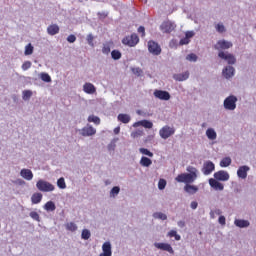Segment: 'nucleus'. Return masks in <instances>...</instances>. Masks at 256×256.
<instances>
[{
	"label": "nucleus",
	"mask_w": 256,
	"mask_h": 256,
	"mask_svg": "<svg viewBox=\"0 0 256 256\" xmlns=\"http://www.w3.org/2000/svg\"><path fill=\"white\" fill-rule=\"evenodd\" d=\"M225 216H220L219 217V219H218V223L220 224V225H225Z\"/></svg>",
	"instance_id": "obj_57"
},
{
	"label": "nucleus",
	"mask_w": 256,
	"mask_h": 256,
	"mask_svg": "<svg viewBox=\"0 0 256 256\" xmlns=\"http://www.w3.org/2000/svg\"><path fill=\"white\" fill-rule=\"evenodd\" d=\"M139 125L145 127V129H153V122L149 120H141L139 122H136L133 124V127H139Z\"/></svg>",
	"instance_id": "obj_20"
},
{
	"label": "nucleus",
	"mask_w": 256,
	"mask_h": 256,
	"mask_svg": "<svg viewBox=\"0 0 256 256\" xmlns=\"http://www.w3.org/2000/svg\"><path fill=\"white\" fill-rule=\"evenodd\" d=\"M140 153H142V155H147L148 157H153V153L146 148H140Z\"/></svg>",
	"instance_id": "obj_47"
},
{
	"label": "nucleus",
	"mask_w": 256,
	"mask_h": 256,
	"mask_svg": "<svg viewBox=\"0 0 256 256\" xmlns=\"http://www.w3.org/2000/svg\"><path fill=\"white\" fill-rule=\"evenodd\" d=\"M249 166H240L237 170L239 179H247V172L250 170Z\"/></svg>",
	"instance_id": "obj_17"
},
{
	"label": "nucleus",
	"mask_w": 256,
	"mask_h": 256,
	"mask_svg": "<svg viewBox=\"0 0 256 256\" xmlns=\"http://www.w3.org/2000/svg\"><path fill=\"white\" fill-rule=\"evenodd\" d=\"M47 33L48 35H52V36L57 35V33H59V26L57 24H52L48 26Z\"/></svg>",
	"instance_id": "obj_24"
},
{
	"label": "nucleus",
	"mask_w": 256,
	"mask_h": 256,
	"mask_svg": "<svg viewBox=\"0 0 256 256\" xmlns=\"http://www.w3.org/2000/svg\"><path fill=\"white\" fill-rule=\"evenodd\" d=\"M44 209L45 211H55L57 209V206H55V202L53 201H48L45 205H44Z\"/></svg>",
	"instance_id": "obj_31"
},
{
	"label": "nucleus",
	"mask_w": 256,
	"mask_h": 256,
	"mask_svg": "<svg viewBox=\"0 0 256 256\" xmlns=\"http://www.w3.org/2000/svg\"><path fill=\"white\" fill-rule=\"evenodd\" d=\"M174 79L175 81H187V79H189V71H186L182 74H175Z\"/></svg>",
	"instance_id": "obj_26"
},
{
	"label": "nucleus",
	"mask_w": 256,
	"mask_h": 256,
	"mask_svg": "<svg viewBox=\"0 0 256 256\" xmlns=\"http://www.w3.org/2000/svg\"><path fill=\"white\" fill-rule=\"evenodd\" d=\"M120 191H121V188H119V186H115V187L112 188L111 194L112 195H119Z\"/></svg>",
	"instance_id": "obj_53"
},
{
	"label": "nucleus",
	"mask_w": 256,
	"mask_h": 256,
	"mask_svg": "<svg viewBox=\"0 0 256 256\" xmlns=\"http://www.w3.org/2000/svg\"><path fill=\"white\" fill-rule=\"evenodd\" d=\"M237 97L235 96H229L224 100V107L228 111H235L237 109Z\"/></svg>",
	"instance_id": "obj_3"
},
{
	"label": "nucleus",
	"mask_w": 256,
	"mask_h": 256,
	"mask_svg": "<svg viewBox=\"0 0 256 256\" xmlns=\"http://www.w3.org/2000/svg\"><path fill=\"white\" fill-rule=\"evenodd\" d=\"M209 185L212 189H215V191H223V189H225V186L215 178L209 179Z\"/></svg>",
	"instance_id": "obj_13"
},
{
	"label": "nucleus",
	"mask_w": 256,
	"mask_h": 256,
	"mask_svg": "<svg viewBox=\"0 0 256 256\" xmlns=\"http://www.w3.org/2000/svg\"><path fill=\"white\" fill-rule=\"evenodd\" d=\"M231 165V158L225 157L220 161V167H229Z\"/></svg>",
	"instance_id": "obj_34"
},
{
	"label": "nucleus",
	"mask_w": 256,
	"mask_h": 256,
	"mask_svg": "<svg viewBox=\"0 0 256 256\" xmlns=\"http://www.w3.org/2000/svg\"><path fill=\"white\" fill-rule=\"evenodd\" d=\"M213 213H215L216 215H221V210L217 209L214 212H210V215L213 216ZM212 218H214V216Z\"/></svg>",
	"instance_id": "obj_60"
},
{
	"label": "nucleus",
	"mask_w": 256,
	"mask_h": 256,
	"mask_svg": "<svg viewBox=\"0 0 256 256\" xmlns=\"http://www.w3.org/2000/svg\"><path fill=\"white\" fill-rule=\"evenodd\" d=\"M206 136L208 139H210V141H215V139H217V132H215V129L213 128H208L206 130Z\"/></svg>",
	"instance_id": "obj_27"
},
{
	"label": "nucleus",
	"mask_w": 256,
	"mask_h": 256,
	"mask_svg": "<svg viewBox=\"0 0 256 256\" xmlns=\"http://www.w3.org/2000/svg\"><path fill=\"white\" fill-rule=\"evenodd\" d=\"M31 61H25L23 64H22V70L23 71H27L28 69H31Z\"/></svg>",
	"instance_id": "obj_50"
},
{
	"label": "nucleus",
	"mask_w": 256,
	"mask_h": 256,
	"mask_svg": "<svg viewBox=\"0 0 256 256\" xmlns=\"http://www.w3.org/2000/svg\"><path fill=\"white\" fill-rule=\"evenodd\" d=\"M138 33L141 34V37H145V27L144 26H140L138 28Z\"/></svg>",
	"instance_id": "obj_55"
},
{
	"label": "nucleus",
	"mask_w": 256,
	"mask_h": 256,
	"mask_svg": "<svg viewBox=\"0 0 256 256\" xmlns=\"http://www.w3.org/2000/svg\"><path fill=\"white\" fill-rule=\"evenodd\" d=\"M215 28L218 33H225V26L223 24L219 23L215 26Z\"/></svg>",
	"instance_id": "obj_49"
},
{
	"label": "nucleus",
	"mask_w": 256,
	"mask_h": 256,
	"mask_svg": "<svg viewBox=\"0 0 256 256\" xmlns=\"http://www.w3.org/2000/svg\"><path fill=\"white\" fill-rule=\"evenodd\" d=\"M102 253L99 254V256H111L113 255V252L111 251V242H105L102 245Z\"/></svg>",
	"instance_id": "obj_16"
},
{
	"label": "nucleus",
	"mask_w": 256,
	"mask_h": 256,
	"mask_svg": "<svg viewBox=\"0 0 256 256\" xmlns=\"http://www.w3.org/2000/svg\"><path fill=\"white\" fill-rule=\"evenodd\" d=\"M186 171H188V175H191L195 180H197V173H199V170L193 166H188L186 168Z\"/></svg>",
	"instance_id": "obj_28"
},
{
	"label": "nucleus",
	"mask_w": 256,
	"mask_h": 256,
	"mask_svg": "<svg viewBox=\"0 0 256 256\" xmlns=\"http://www.w3.org/2000/svg\"><path fill=\"white\" fill-rule=\"evenodd\" d=\"M148 51L152 55H161V46L159 45V43L150 40L148 41Z\"/></svg>",
	"instance_id": "obj_5"
},
{
	"label": "nucleus",
	"mask_w": 256,
	"mask_h": 256,
	"mask_svg": "<svg viewBox=\"0 0 256 256\" xmlns=\"http://www.w3.org/2000/svg\"><path fill=\"white\" fill-rule=\"evenodd\" d=\"M184 191L189 195H195V193L199 191V187H197L196 185L186 184L184 186Z\"/></svg>",
	"instance_id": "obj_21"
},
{
	"label": "nucleus",
	"mask_w": 256,
	"mask_h": 256,
	"mask_svg": "<svg viewBox=\"0 0 256 256\" xmlns=\"http://www.w3.org/2000/svg\"><path fill=\"white\" fill-rule=\"evenodd\" d=\"M20 175L23 179H26V181H31V179H33V172L29 169H22Z\"/></svg>",
	"instance_id": "obj_22"
},
{
	"label": "nucleus",
	"mask_w": 256,
	"mask_h": 256,
	"mask_svg": "<svg viewBox=\"0 0 256 256\" xmlns=\"http://www.w3.org/2000/svg\"><path fill=\"white\" fill-rule=\"evenodd\" d=\"M198 206H199V204L196 201H193L190 204L191 209H197Z\"/></svg>",
	"instance_id": "obj_58"
},
{
	"label": "nucleus",
	"mask_w": 256,
	"mask_h": 256,
	"mask_svg": "<svg viewBox=\"0 0 256 256\" xmlns=\"http://www.w3.org/2000/svg\"><path fill=\"white\" fill-rule=\"evenodd\" d=\"M132 73L137 75V77H141L143 75V70L141 68H132Z\"/></svg>",
	"instance_id": "obj_46"
},
{
	"label": "nucleus",
	"mask_w": 256,
	"mask_h": 256,
	"mask_svg": "<svg viewBox=\"0 0 256 256\" xmlns=\"http://www.w3.org/2000/svg\"><path fill=\"white\" fill-rule=\"evenodd\" d=\"M167 186V181H165V179H160L158 182V188L160 190L165 189V187Z\"/></svg>",
	"instance_id": "obj_48"
},
{
	"label": "nucleus",
	"mask_w": 256,
	"mask_h": 256,
	"mask_svg": "<svg viewBox=\"0 0 256 256\" xmlns=\"http://www.w3.org/2000/svg\"><path fill=\"white\" fill-rule=\"evenodd\" d=\"M40 77L45 83H51V76L49 74L41 73Z\"/></svg>",
	"instance_id": "obj_42"
},
{
	"label": "nucleus",
	"mask_w": 256,
	"mask_h": 256,
	"mask_svg": "<svg viewBox=\"0 0 256 256\" xmlns=\"http://www.w3.org/2000/svg\"><path fill=\"white\" fill-rule=\"evenodd\" d=\"M87 41H88V45H91V47H93V35H88L87 36Z\"/></svg>",
	"instance_id": "obj_56"
},
{
	"label": "nucleus",
	"mask_w": 256,
	"mask_h": 256,
	"mask_svg": "<svg viewBox=\"0 0 256 256\" xmlns=\"http://www.w3.org/2000/svg\"><path fill=\"white\" fill-rule=\"evenodd\" d=\"M67 41H68V43H75V41H77V37L75 35L71 34L67 37Z\"/></svg>",
	"instance_id": "obj_52"
},
{
	"label": "nucleus",
	"mask_w": 256,
	"mask_h": 256,
	"mask_svg": "<svg viewBox=\"0 0 256 256\" xmlns=\"http://www.w3.org/2000/svg\"><path fill=\"white\" fill-rule=\"evenodd\" d=\"M213 171H215V164L211 161H206L203 165L202 173H204V175H211Z\"/></svg>",
	"instance_id": "obj_11"
},
{
	"label": "nucleus",
	"mask_w": 256,
	"mask_h": 256,
	"mask_svg": "<svg viewBox=\"0 0 256 256\" xmlns=\"http://www.w3.org/2000/svg\"><path fill=\"white\" fill-rule=\"evenodd\" d=\"M222 74L226 79H231L235 75V68L233 66H227L223 69Z\"/></svg>",
	"instance_id": "obj_18"
},
{
	"label": "nucleus",
	"mask_w": 256,
	"mask_h": 256,
	"mask_svg": "<svg viewBox=\"0 0 256 256\" xmlns=\"http://www.w3.org/2000/svg\"><path fill=\"white\" fill-rule=\"evenodd\" d=\"M159 135L162 139H169L171 135H175V128L170 126H164L160 129Z\"/></svg>",
	"instance_id": "obj_6"
},
{
	"label": "nucleus",
	"mask_w": 256,
	"mask_h": 256,
	"mask_svg": "<svg viewBox=\"0 0 256 256\" xmlns=\"http://www.w3.org/2000/svg\"><path fill=\"white\" fill-rule=\"evenodd\" d=\"M30 217L34 221H38V223L41 221V217L39 216V213H37L36 211L30 212Z\"/></svg>",
	"instance_id": "obj_40"
},
{
	"label": "nucleus",
	"mask_w": 256,
	"mask_h": 256,
	"mask_svg": "<svg viewBox=\"0 0 256 256\" xmlns=\"http://www.w3.org/2000/svg\"><path fill=\"white\" fill-rule=\"evenodd\" d=\"M88 122L89 123H94L95 125H100L101 124V119L98 116L90 115L88 117Z\"/></svg>",
	"instance_id": "obj_32"
},
{
	"label": "nucleus",
	"mask_w": 256,
	"mask_h": 256,
	"mask_svg": "<svg viewBox=\"0 0 256 256\" xmlns=\"http://www.w3.org/2000/svg\"><path fill=\"white\" fill-rule=\"evenodd\" d=\"M118 121H120V123L127 124L131 121V116H129V114H119Z\"/></svg>",
	"instance_id": "obj_29"
},
{
	"label": "nucleus",
	"mask_w": 256,
	"mask_h": 256,
	"mask_svg": "<svg viewBox=\"0 0 256 256\" xmlns=\"http://www.w3.org/2000/svg\"><path fill=\"white\" fill-rule=\"evenodd\" d=\"M83 91H84V93H87L88 95H93L94 93L97 92V88H95V85H93L89 82H86L83 85Z\"/></svg>",
	"instance_id": "obj_15"
},
{
	"label": "nucleus",
	"mask_w": 256,
	"mask_h": 256,
	"mask_svg": "<svg viewBox=\"0 0 256 256\" xmlns=\"http://www.w3.org/2000/svg\"><path fill=\"white\" fill-rule=\"evenodd\" d=\"M33 45H31V43L27 44L25 46V51H24V55H33Z\"/></svg>",
	"instance_id": "obj_36"
},
{
	"label": "nucleus",
	"mask_w": 256,
	"mask_h": 256,
	"mask_svg": "<svg viewBox=\"0 0 256 256\" xmlns=\"http://www.w3.org/2000/svg\"><path fill=\"white\" fill-rule=\"evenodd\" d=\"M191 40H189V38H186V36L184 38H182L180 40V45H189Z\"/></svg>",
	"instance_id": "obj_54"
},
{
	"label": "nucleus",
	"mask_w": 256,
	"mask_h": 256,
	"mask_svg": "<svg viewBox=\"0 0 256 256\" xmlns=\"http://www.w3.org/2000/svg\"><path fill=\"white\" fill-rule=\"evenodd\" d=\"M32 95H33V92H31V90L23 91V99H24V101H27L28 99H31Z\"/></svg>",
	"instance_id": "obj_43"
},
{
	"label": "nucleus",
	"mask_w": 256,
	"mask_h": 256,
	"mask_svg": "<svg viewBox=\"0 0 256 256\" xmlns=\"http://www.w3.org/2000/svg\"><path fill=\"white\" fill-rule=\"evenodd\" d=\"M36 187L38 191H42L43 193H49L51 191H55V186H53V184L45 180H38V182L36 183Z\"/></svg>",
	"instance_id": "obj_1"
},
{
	"label": "nucleus",
	"mask_w": 256,
	"mask_h": 256,
	"mask_svg": "<svg viewBox=\"0 0 256 256\" xmlns=\"http://www.w3.org/2000/svg\"><path fill=\"white\" fill-rule=\"evenodd\" d=\"M178 226H179V227H185V223H184L183 221H179V222H178Z\"/></svg>",
	"instance_id": "obj_62"
},
{
	"label": "nucleus",
	"mask_w": 256,
	"mask_h": 256,
	"mask_svg": "<svg viewBox=\"0 0 256 256\" xmlns=\"http://www.w3.org/2000/svg\"><path fill=\"white\" fill-rule=\"evenodd\" d=\"M139 43V36L136 33L128 35L122 39V44L128 47H135Z\"/></svg>",
	"instance_id": "obj_2"
},
{
	"label": "nucleus",
	"mask_w": 256,
	"mask_h": 256,
	"mask_svg": "<svg viewBox=\"0 0 256 256\" xmlns=\"http://www.w3.org/2000/svg\"><path fill=\"white\" fill-rule=\"evenodd\" d=\"M57 185L59 189H67V184L65 183V178L61 177L57 180Z\"/></svg>",
	"instance_id": "obj_35"
},
{
	"label": "nucleus",
	"mask_w": 256,
	"mask_h": 256,
	"mask_svg": "<svg viewBox=\"0 0 256 256\" xmlns=\"http://www.w3.org/2000/svg\"><path fill=\"white\" fill-rule=\"evenodd\" d=\"M67 231H77V224L73 222H69L66 224Z\"/></svg>",
	"instance_id": "obj_38"
},
{
	"label": "nucleus",
	"mask_w": 256,
	"mask_h": 256,
	"mask_svg": "<svg viewBox=\"0 0 256 256\" xmlns=\"http://www.w3.org/2000/svg\"><path fill=\"white\" fill-rule=\"evenodd\" d=\"M175 27V23H173L170 20H167L161 24L160 29L162 33H172V31H175Z\"/></svg>",
	"instance_id": "obj_7"
},
{
	"label": "nucleus",
	"mask_w": 256,
	"mask_h": 256,
	"mask_svg": "<svg viewBox=\"0 0 256 256\" xmlns=\"http://www.w3.org/2000/svg\"><path fill=\"white\" fill-rule=\"evenodd\" d=\"M111 57H112V59H114V61H119V59H121L122 55L119 50H113L111 52Z\"/></svg>",
	"instance_id": "obj_33"
},
{
	"label": "nucleus",
	"mask_w": 256,
	"mask_h": 256,
	"mask_svg": "<svg viewBox=\"0 0 256 256\" xmlns=\"http://www.w3.org/2000/svg\"><path fill=\"white\" fill-rule=\"evenodd\" d=\"M153 161H151V159H149L148 157L143 156L140 160V165H142V167H150V165H152Z\"/></svg>",
	"instance_id": "obj_30"
},
{
	"label": "nucleus",
	"mask_w": 256,
	"mask_h": 256,
	"mask_svg": "<svg viewBox=\"0 0 256 256\" xmlns=\"http://www.w3.org/2000/svg\"><path fill=\"white\" fill-rule=\"evenodd\" d=\"M102 53H104V55H109V53H111V46H109V44H104Z\"/></svg>",
	"instance_id": "obj_44"
},
{
	"label": "nucleus",
	"mask_w": 256,
	"mask_h": 256,
	"mask_svg": "<svg viewBox=\"0 0 256 256\" xmlns=\"http://www.w3.org/2000/svg\"><path fill=\"white\" fill-rule=\"evenodd\" d=\"M157 249H161L162 251H168V253H174L173 247L168 243H155L154 244Z\"/></svg>",
	"instance_id": "obj_19"
},
{
	"label": "nucleus",
	"mask_w": 256,
	"mask_h": 256,
	"mask_svg": "<svg viewBox=\"0 0 256 256\" xmlns=\"http://www.w3.org/2000/svg\"><path fill=\"white\" fill-rule=\"evenodd\" d=\"M193 35H195V33L188 31V32H186L185 37L188 39H191V37H193Z\"/></svg>",
	"instance_id": "obj_59"
},
{
	"label": "nucleus",
	"mask_w": 256,
	"mask_h": 256,
	"mask_svg": "<svg viewBox=\"0 0 256 256\" xmlns=\"http://www.w3.org/2000/svg\"><path fill=\"white\" fill-rule=\"evenodd\" d=\"M119 131H121V128H119V127H117V128L114 129V133H115L116 135L119 134Z\"/></svg>",
	"instance_id": "obj_61"
},
{
	"label": "nucleus",
	"mask_w": 256,
	"mask_h": 256,
	"mask_svg": "<svg viewBox=\"0 0 256 256\" xmlns=\"http://www.w3.org/2000/svg\"><path fill=\"white\" fill-rule=\"evenodd\" d=\"M186 59H187V61H197V55L196 54H193V53H191V54H188L187 56H186Z\"/></svg>",
	"instance_id": "obj_51"
},
{
	"label": "nucleus",
	"mask_w": 256,
	"mask_h": 256,
	"mask_svg": "<svg viewBox=\"0 0 256 256\" xmlns=\"http://www.w3.org/2000/svg\"><path fill=\"white\" fill-rule=\"evenodd\" d=\"M168 237H174L176 241H181V236L175 230L168 232Z\"/></svg>",
	"instance_id": "obj_39"
},
{
	"label": "nucleus",
	"mask_w": 256,
	"mask_h": 256,
	"mask_svg": "<svg viewBox=\"0 0 256 256\" xmlns=\"http://www.w3.org/2000/svg\"><path fill=\"white\" fill-rule=\"evenodd\" d=\"M231 47H233V43H231L227 40H220L214 46V48L217 49V51H221V49L222 50L231 49Z\"/></svg>",
	"instance_id": "obj_10"
},
{
	"label": "nucleus",
	"mask_w": 256,
	"mask_h": 256,
	"mask_svg": "<svg viewBox=\"0 0 256 256\" xmlns=\"http://www.w3.org/2000/svg\"><path fill=\"white\" fill-rule=\"evenodd\" d=\"M95 133H97V130L93 126H86L81 129L82 137H92Z\"/></svg>",
	"instance_id": "obj_12"
},
{
	"label": "nucleus",
	"mask_w": 256,
	"mask_h": 256,
	"mask_svg": "<svg viewBox=\"0 0 256 256\" xmlns=\"http://www.w3.org/2000/svg\"><path fill=\"white\" fill-rule=\"evenodd\" d=\"M43 199V194L36 192L31 196V201L33 205L39 204L40 201Z\"/></svg>",
	"instance_id": "obj_23"
},
{
	"label": "nucleus",
	"mask_w": 256,
	"mask_h": 256,
	"mask_svg": "<svg viewBox=\"0 0 256 256\" xmlns=\"http://www.w3.org/2000/svg\"><path fill=\"white\" fill-rule=\"evenodd\" d=\"M214 178L217 181H229V173L227 171L220 170L214 173Z\"/></svg>",
	"instance_id": "obj_14"
},
{
	"label": "nucleus",
	"mask_w": 256,
	"mask_h": 256,
	"mask_svg": "<svg viewBox=\"0 0 256 256\" xmlns=\"http://www.w3.org/2000/svg\"><path fill=\"white\" fill-rule=\"evenodd\" d=\"M142 135H143V131L142 130H136V131L131 133V137L133 139H137V137H142Z\"/></svg>",
	"instance_id": "obj_45"
},
{
	"label": "nucleus",
	"mask_w": 256,
	"mask_h": 256,
	"mask_svg": "<svg viewBox=\"0 0 256 256\" xmlns=\"http://www.w3.org/2000/svg\"><path fill=\"white\" fill-rule=\"evenodd\" d=\"M154 97H156V99H160L161 101H169V99H171V94H169L167 91L155 90Z\"/></svg>",
	"instance_id": "obj_9"
},
{
	"label": "nucleus",
	"mask_w": 256,
	"mask_h": 256,
	"mask_svg": "<svg viewBox=\"0 0 256 256\" xmlns=\"http://www.w3.org/2000/svg\"><path fill=\"white\" fill-rule=\"evenodd\" d=\"M234 224L236 225V227H239L240 229H243L245 227H249V225H250L248 220H241V219H236L234 221Z\"/></svg>",
	"instance_id": "obj_25"
},
{
	"label": "nucleus",
	"mask_w": 256,
	"mask_h": 256,
	"mask_svg": "<svg viewBox=\"0 0 256 256\" xmlns=\"http://www.w3.org/2000/svg\"><path fill=\"white\" fill-rule=\"evenodd\" d=\"M155 219H161L162 221H166L167 215L163 214L162 212L154 213Z\"/></svg>",
	"instance_id": "obj_41"
},
{
	"label": "nucleus",
	"mask_w": 256,
	"mask_h": 256,
	"mask_svg": "<svg viewBox=\"0 0 256 256\" xmlns=\"http://www.w3.org/2000/svg\"><path fill=\"white\" fill-rule=\"evenodd\" d=\"M175 181H177V183H186V185H189L195 183L196 180L189 173H182L175 178Z\"/></svg>",
	"instance_id": "obj_4"
},
{
	"label": "nucleus",
	"mask_w": 256,
	"mask_h": 256,
	"mask_svg": "<svg viewBox=\"0 0 256 256\" xmlns=\"http://www.w3.org/2000/svg\"><path fill=\"white\" fill-rule=\"evenodd\" d=\"M218 57L220 59H224V61H227L228 65H235L237 59H235V56L233 54H225V52L220 51L218 53Z\"/></svg>",
	"instance_id": "obj_8"
},
{
	"label": "nucleus",
	"mask_w": 256,
	"mask_h": 256,
	"mask_svg": "<svg viewBox=\"0 0 256 256\" xmlns=\"http://www.w3.org/2000/svg\"><path fill=\"white\" fill-rule=\"evenodd\" d=\"M81 238L87 241L91 238V232L88 229L82 230Z\"/></svg>",
	"instance_id": "obj_37"
}]
</instances>
